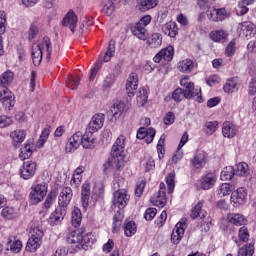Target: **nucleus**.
Returning <instances> with one entry per match:
<instances>
[{
	"instance_id": "f257e3e1",
	"label": "nucleus",
	"mask_w": 256,
	"mask_h": 256,
	"mask_svg": "<svg viewBox=\"0 0 256 256\" xmlns=\"http://www.w3.org/2000/svg\"><path fill=\"white\" fill-rule=\"evenodd\" d=\"M112 157L108 159L104 165L103 170L106 175L116 171H121L124 169L125 163H127V155L125 154V136L120 135L113 147H112Z\"/></svg>"
},
{
	"instance_id": "7c9ffc66",
	"label": "nucleus",
	"mask_w": 256,
	"mask_h": 256,
	"mask_svg": "<svg viewBox=\"0 0 256 256\" xmlns=\"http://www.w3.org/2000/svg\"><path fill=\"white\" fill-rule=\"evenodd\" d=\"M162 31L168 37L175 38L179 33V28L176 22H168L162 26Z\"/></svg>"
},
{
	"instance_id": "603ef678",
	"label": "nucleus",
	"mask_w": 256,
	"mask_h": 256,
	"mask_svg": "<svg viewBox=\"0 0 256 256\" xmlns=\"http://www.w3.org/2000/svg\"><path fill=\"white\" fill-rule=\"evenodd\" d=\"M249 4L244 0H240L236 7V15L238 17H243V15H247L249 13Z\"/></svg>"
},
{
	"instance_id": "b1692460",
	"label": "nucleus",
	"mask_w": 256,
	"mask_h": 256,
	"mask_svg": "<svg viewBox=\"0 0 256 256\" xmlns=\"http://www.w3.org/2000/svg\"><path fill=\"white\" fill-rule=\"evenodd\" d=\"M155 129L154 128H145L142 127L137 132V139L145 140L146 143H153V139H155Z\"/></svg>"
},
{
	"instance_id": "c85d7f7f",
	"label": "nucleus",
	"mask_w": 256,
	"mask_h": 256,
	"mask_svg": "<svg viewBox=\"0 0 256 256\" xmlns=\"http://www.w3.org/2000/svg\"><path fill=\"white\" fill-rule=\"evenodd\" d=\"M225 221L227 223H231L232 225H236V227H241V225H245V223H247L245 216L235 213L227 214Z\"/></svg>"
},
{
	"instance_id": "473e14b6",
	"label": "nucleus",
	"mask_w": 256,
	"mask_h": 256,
	"mask_svg": "<svg viewBox=\"0 0 256 256\" xmlns=\"http://www.w3.org/2000/svg\"><path fill=\"white\" fill-rule=\"evenodd\" d=\"M184 94H185V99H192V97H199L201 95V88L196 87L193 82H190L187 86L184 87Z\"/></svg>"
},
{
	"instance_id": "5701e85b",
	"label": "nucleus",
	"mask_w": 256,
	"mask_h": 256,
	"mask_svg": "<svg viewBox=\"0 0 256 256\" xmlns=\"http://www.w3.org/2000/svg\"><path fill=\"white\" fill-rule=\"evenodd\" d=\"M65 215H67V210L63 208H56L54 212L50 214L48 223L52 227H55V225H60L61 221L65 219Z\"/></svg>"
},
{
	"instance_id": "3c124183",
	"label": "nucleus",
	"mask_w": 256,
	"mask_h": 256,
	"mask_svg": "<svg viewBox=\"0 0 256 256\" xmlns=\"http://www.w3.org/2000/svg\"><path fill=\"white\" fill-rule=\"evenodd\" d=\"M137 233V224L134 221H126L124 223V234L126 237H133Z\"/></svg>"
},
{
	"instance_id": "052dcab7",
	"label": "nucleus",
	"mask_w": 256,
	"mask_h": 256,
	"mask_svg": "<svg viewBox=\"0 0 256 256\" xmlns=\"http://www.w3.org/2000/svg\"><path fill=\"white\" fill-rule=\"evenodd\" d=\"M249 173V165L245 162H240L237 164V170L236 175H239L240 177H245V175H248Z\"/></svg>"
},
{
	"instance_id": "0eeeda50",
	"label": "nucleus",
	"mask_w": 256,
	"mask_h": 256,
	"mask_svg": "<svg viewBox=\"0 0 256 256\" xmlns=\"http://www.w3.org/2000/svg\"><path fill=\"white\" fill-rule=\"evenodd\" d=\"M47 189H49V186L45 182L33 186L30 192L31 201H33V203H41L47 195Z\"/></svg>"
},
{
	"instance_id": "58836bf2",
	"label": "nucleus",
	"mask_w": 256,
	"mask_h": 256,
	"mask_svg": "<svg viewBox=\"0 0 256 256\" xmlns=\"http://www.w3.org/2000/svg\"><path fill=\"white\" fill-rule=\"evenodd\" d=\"M191 219H205L207 217V211L203 210V202H198L192 210L190 215Z\"/></svg>"
},
{
	"instance_id": "ea45409f",
	"label": "nucleus",
	"mask_w": 256,
	"mask_h": 256,
	"mask_svg": "<svg viewBox=\"0 0 256 256\" xmlns=\"http://www.w3.org/2000/svg\"><path fill=\"white\" fill-rule=\"evenodd\" d=\"M13 79H15V73L11 70H7L3 72L0 76V83L3 87H9L11 83H13Z\"/></svg>"
},
{
	"instance_id": "f03ea898",
	"label": "nucleus",
	"mask_w": 256,
	"mask_h": 256,
	"mask_svg": "<svg viewBox=\"0 0 256 256\" xmlns=\"http://www.w3.org/2000/svg\"><path fill=\"white\" fill-rule=\"evenodd\" d=\"M92 193V200H89L91 198V182L85 181L81 187V202L83 209L95 207L97 197H101L103 194V186L101 184H95Z\"/></svg>"
},
{
	"instance_id": "ddd939ff",
	"label": "nucleus",
	"mask_w": 256,
	"mask_h": 256,
	"mask_svg": "<svg viewBox=\"0 0 256 256\" xmlns=\"http://www.w3.org/2000/svg\"><path fill=\"white\" fill-rule=\"evenodd\" d=\"M185 229H187V224H185V220H180L174 227L171 235V241L174 245H178V243L183 239V235H185Z\"/></svg>"
},
{
	"instance_id": "39448f33",
	"label": "nucleus",
	"mask_w": 256,
	"mask_h": 256,
	"mask_svg": "<svg viewBox=\"0 0 256 256\" xmlns=\"http://www.w3.org/2000/svg\"><path fill=\"white\" fill-rule=\"evenodd\" d=\"M236 33L241 39L249 41V39H253L256 35V25L251 21L238 23Z\"/></svg>"
},
{
	"instance_id": "a878e982",
	"label": "nucleus",
	"mask_w": 256,
	"mask_h": 256,
	"mask_svg": "<svg viewBox=\"0 0 256 256\" xmlns=\"http://www.w3.org/2000/svg\"><path fill=\"white\" fill-rule=\"evenodd\" d=\"M159 5V0H136V9L138 11H151V9H155Z\"/></svg>"
},
{
	"instance_id": "680f3d73",
	"label": "nucleus",
	"mask_w": 256,
	"mask_h": 256,
	"mask_svg": "<svg viewBox=\"0 0 256 256\" xmlns=\"http://www.w3.org/2000/svg\"><path fill=\"white\" fill-rule=\"evenodd\" d=\"M56 200H57V193L53 191L50 192L47 195L46 200L44 202L45 209H51V207H53V204L55 203Z\"/></svg>"
},
{
	"instance_id": "412c9836",
	"label": "nucleus",
	"mask_w": 256,
	"mask_h": 256,
	"mask_svg": "<svg viewBox=\"0 0 256 256\" xmlns=\"http://www.w3.org/2000/svg\"><path fill=\"white\" fill-rule=\"evenodd\" d=\"M217 183V175L213 172H209L202 176L200 179V187L203 191H209V189H213L215 184Z\"/></svg>"
},
{
	"instance_id": "a18cd8bd",
	"label": "nucleus",
	"mask_w": 256,
	"mask_h": 256,
	"mask_svg": "<svg viewBox=\"0 0 256 256\" xmlns=\"http://www.w3.org/2000/svg\"><path fill=\"white\" fill-rule=\"evenodd\" d=\"M82 219L83 215L81 214V209L74 207L71 213V223L73 227H79V225H81Z\"/></svg>"
},
{
	"instance_id": "4d7b16f0",
	"label": "nucleus",
	"mask_w": 256,
	"mask_h": 256,
	"mask_svg": "<svg viewBox=\"0 0 256 256\" xmlns=\"http://www.w3.org/2000/svg\"><path fill=\"white\" fill-rule=\"evenodd\" d=\"M237 51V40L236 39H232L226 49H225V56L226 57H233V55H235V52Z\"/></svg>"
},
{
	"instance_id": "7ed1b4c3",
	"label": "nucleus",
	"mask_w": 256,
	"mask_h": 256,
	"mask_svg": "<svg viewBox=\"0 0 256 256\" xmlns=\"http://www.w3.org/2000/svg\"><path fill=\"white\" fill-rule=\"evenodd\" d=\"M53 48L51 47V39L49 37H44L41 44L32 45V61L33 64L37 67L41 65L43 60V55L46 57L47 61L51 59V52Z\"/></svg>"
},
{
	"instance_id": "20e7f679",
	"label": "nucleus",
	"mask_w": 256,
	"mask_h": 256,
	"mask_svg": "<svg viewBox=\"0 0 256 256\" xmlns=\"http://www.w3.org/2000/svg\"><path fill=\"white\" fill-rule=\"evenodd\" d=\"M41 243H43V230L39 227H34L27 241L26 251H28V253H36L39 247H41Z\"/></svg>"
},
{
	"instance_id": "f704fd0d",
	"label": "nucleus",
	"mask_w": 256,
	"mask_h": 256,
	"mask_svg": "<svg viewBox=\"0 0 256 256\" xmlns=\"http://www.w3.org/2000/svg\"><path fill=\"white\" fill-rule=\"evenodd\" d=\"M125 111V104L124 103H115L110 108V113L112 115V121H117L121 119V115H123V112Z\"/></svg>"
},
{
	"instance_id": "4be33fe9",
	"label": "nucleus",
	"mask_w": 256,
	"mask_h": 256,
	"mask_svg": "<svg viewBox=\"0 0 256 256\" xmlns=\"http://www.w3.org/2000/svg\"><path fill=\"white\" fill-rule=\"evenodd\" d=\"M191 165L194 169H203L207 165V154L203 150H198L191 159Z\"/></svg>"
},
{
	"instance_id": "6ab92c4d",
	"label": "nucleus",
	"mask_w": 256,
	"mask_h": 256,
	"mask_svg": "<svg viewBox=\"0 0 256 256\" xmlns=\"http://www.w3.org/2000/svg\"><path fill=\"white\" fill-rule=\"evenodd\" d=\"M83 239V234L79 230H73L69 232L67 236V243L71 245L74 251L81 249V240Z\"/></svg>"
},
{
	"instance_id": "dca6fc26",
	"label": "nucleus",
	"mask_w": 256,
	"mask_h": 256,
	"mask_svg": "<svg viewBox=\"0 0 256 256\" xmlns=\"http://www.w3.org/2000/svg\"><path fill=\"white\" fill-rule=\"evenodd\" d=\"M175 55V48L173 46H168L163 48L159 53H157L153 61L154 63H161V61H172Z\"/></svg>"
},
{
	"instance_id": "09e8293b",
	"label": "nucleus",
	"mask_w": 256,
	"mask_h": 256,
	"mask_svg": "<svg viewBox=\"0 0 256 256\" xmlns=\"http://www.w3.org/2000/svg\"><path fill=\"white\" fill-rule=\"evenodd\" d=\"M93 243H95L93 234L82 232L81 249H87V247H91Z\"/></svg>"
},
{
	"instance_id": "6e6552de",
	"label": "nucleus",
	"mask_w": 256,
	"mask_h": 256,
	"mask_svg": "<svg viewBox=\"0 0 256 256\" xmlns=\"http://www.w3.org/2000/svg\"><path fill=\"white\" fill-rule=\"evenodd\" d=\"M129 192L125 189H120L114 192L113 194V206L118 207V209H125L127 207V204L129 203Z\"/></svg>"
},
{
	"instance_id": "f3484780",
	"label": "nucleus",
	"mask_w": 256,
	"mask_h": 256,
	"mask_svg": "<svg viewBox=\"0 0 256 256\" xmlns=\"http://www.w3.org/2000/svg\"><path fill=\"white\" fill-rule=\"evenodd\" d=\"M81 147V131L73 134L67 141L65 151L66 153H75Z\"/></svg>"
},
{
	"instance_id": "bb28decb",
	"label": "nucleus",
	"mask_w": 256,
	"mask_h": 256,
	"mask_svg": "<svg viewBox=\"0 0 256 256\" xmlns=\"http://www.w3.org/2000/svg\"><path fill=\"white\" fill-rule=\"evenodd\" d=\"M150 202L155 207L163 208L165 205H167V196L165 195V192L158 191L157 193L153 194V196L150 198Z\"/></svg>"
},
{
	"instance_id": "13d9d810",
	"label": "nucleus",
	"mask_w": 256,
	"mask_h": 256,
	"mask_svg": "<svg viewBox=\"0 0 256 256\" xmlns=\"http://www.w3.org/2000/svg\"><path fill=\"white\" fill-rule=\"evenodd\" d=\"M122 221H123V214L117 211V213L114 215V218H113V224H112L113 233H117V231H119Z\"/></svg>"
},
{
	"instance_id": "a19ab883",
	"label": "nucleus",
	"mask_w": 256,
	"mask_h": 256,
	"mask_svg": "<svg viewBox=\"0 0 256 256\" xmlns=\"http://www.w3.org/2000/svg\"><path fill=\"white\" fill-rule=\"evenodd\" d=\"M195 67L193 60L191 59H184L178 63V69L181 73H191Z\"/></svg>"
},
{
	"instance_id": "5fc2aeb1",
	"label": "nucleus",
	"mask_w": 256,
	"mask_h": 256,
	"mask_svg": "<svg viewBox=\"0 0 256 256\" xmlns=\"http://www.w3.org/2000/svg\"><path fill=\"white\" fill-rule=\"evenodd\" d=\"M147 99H149V96H147V89L141 88L137 95L138 105H140V107H145V105L147 104Z\"/></svg>"
},
{
	"instance_id": "cd10ccee",
	"label": "nucleus",
	"mask_w": 256,
	"mask_h": 256,
	"mask_svg": "<svg viewBox=\"0 0 256 256\" xmlns=\"http://www.w3.org/2000/svg\"><path fill=\"white\" fill-rule=\"evenodd\" d=\"M6 249L11 253H20L21 249H23V242L17 238L10 237L7 240Z\"/></svg>"
},
{
	"instance_id": "1a4fd4ad",
	"label": "nucleus",
	"mask_w": 256,
	"mask_h": 256,
	"mask_svg": "<svg viewBox=\"0 0 256 256\" xmlns=\"http://www.w3.org/2000/svg\"><path fill=\"white\" fill-rule=\"evenodd\" d=\"M245 201H247V189L245 187H240L231 193L230 203L234 207H241Z\"/></svg>"
},
{
	"instance_id": "423d86ee",
	"label": "nucleus",
	"mask_w": 256,
	"mask_h": 256,
	"mask_svg": "<svg viewBox=\"0 0 256 256\" xmlns=\"http://www.w3.org/2000/svg\"><path fill=\"white\" fill-rule=\"evenodd\" d=\"M37 172V162L35 161H26L24 162L19 169V175L21 179L29 180L35 177V173Z\"/></svg>"
},
{
	"instance_id": "774afa93",
	"label": "nucleus",
	"mask_w": 256,
	"mask_h": 256,
	"mask_svg": "<svg viewBox=\"0 0 256 256\" xmlns=\"http://www.w3.org/2000/svg\"><path fill=\"white\" fill-rule=\"evenodd\" d=\"M248 94L252 96L256 94V76L252 77L248 83Z\"/></svg>"
},
{
	"instance_id": "338daca9",
	"label": "nucleus",
	"mask_w": 256,
	"mask_h": 256,
	"mask_svg": "<svg viewBox=\"0 0 256 256\" xmlns=\"http://www.w3.org/2000/svg\"><path fill=\"white\" fill-rule=\"evenodd\" d=\"M227 17H229V12L227 11V9L217 8L216 18H215L217 20V23H219V21H225V19H227Z\"/></svg>"
},
{
	"instance_id": "4c0bfd02",
	"label": "nucleus",
	"mask_w": 256,
	"mask_h": 256,
	"mask_svg": "<svg viewBox=\"0 0 256 256\" xmlns=\"http://www.w3.org/2000/svg\"><path fill=\"white\" fill-rule=\"evenodd\" d=\"M132 35L141 41H145L147 37H149L147 29H145V26H141V24H136L134 27H132Z\"/></svg>"
},
{
	"instance_id": "393cba45",
	"label": "nucleus",
	"mask_w": 256,
	"mask_h": 256,
	"mask_svg": "<svg viewBox=\"0 0 256 256\" xmlns=\"http://www.w3.org/2000/svg\"><path fill=\"white\" fill-rule=\"evenodd\" d=\"M240 87H241V80H239V78L237 77H233L226 81V83L223 86V90L225 93H228V94L237 93Z\"/></svg>"
},
{
	"instance_id": "aec40b11",
	"label": "nucleus",
	"mask_w": 256,
	"mask_h": 256,
	"mask_svg": "<svg viewBox=\"0 0 256 256\" xmlns=\"http://www.w3.org/2000/svg\"><path fill=\"white\" fill-rule=\"evenodd\" d=\"M239 133V128L231 121H225L222 125V135L226 139H235Z\"/></svg>"
},
{
	"instance_id": "79ce46f5",
	"label": "nucleus",
	"mask_w": 256,
	"mask_h": 256,
	"mask_svg": "<svg viewBox=\"0 0 256 256\" xmlns=\"http://www.w3.org/2000/svg\"><path fill=\"white\" fill-rule=\"evenodd\" d=\"M115 9H117L115 2L113 0H106L104 1L102 12L104 15H107V17H111L115 14Z\"/></svg>"
},
{
	"instance_id": "2f4dec72",
	"label": "nucleus",
	"mask_w": 256,
	"mask_h": 256,
	"mask_svg": "<svg viewBox=\"0 0 256 256\" xmlns=\"http://www.w3.org/2000/svg\"><path fill=\"white\" fill-rule=\"evenodd\" d=\"M209 37L214 43H221V41H225L229 37V33L223 29H218L211 31Z\"/></svg>"
},
{
	"instance_id": "e433bc0d",
	"label": "nucleus",
	"mask_w": 256,
	"mask_h": 256,
	"mask_svg": "<svg viewBox=\"0 0 256 256\" xmlns=\"http://www.w3.org/2000/svg\"><path fill=\"white\" fill-rule=\"evenodd\" d=\"M26 137L27 131L22 129H17L10 133V138L12 139L14 145H19V143H23Z\"/></svg>"
},
{
	"instance_id": "bf43d9fd",
	"label": "nucleus",
	"mask_w": 256,
	"mask_h": 256,
	"mask_svg": "<svg viewBox=\"0 0 256 256\" xmlns=\"http://www.w3.org/2000/svg\"><path fill=\"white\" fill-rule=\"evenodd\" d=\"M114 84H115V76L113 74L107 75L102 83L103 91H107V89H111Z\"/></svg>"
},
{
	"instance_id": "72a5a7b5",
	"label": "nucleus",
	"mask_w": 256,
	"mask_h": 256,
	"mask_svg": "<svg viewBox=\"0 0 256 256\" xmlns=\"http://www.w3.org/2000/svg\"><path fill=\"white\" fill-rule=\"evenodd\" d=\"M33 155V143L31 141H26L24 145L20 148L19 158L22 161L29 159Z\"/></svg>"
},
{
	"instance_id": "0e129e2a",
	"label": "nucleus",
	"mask_w": 256,
	"mask_h": 256,
	"mask_svg": "<svg viewBox=\"0 0 256 256\" xmlns=\"http://www.w3.org/2000/svg\"><path fill=\"white\" fill-rule=\"evenodd\" d=\"M218 128H219V122L217 121H210V122H206L205 124L207 135H213V133H215V131H217Z\"/></svg>"
},
{
	"instance_id": "c9c22d12",
	"label": "nucleus",
	"mask_w": 256,
	"mask_h": 256,
	"mask_svg": "<svg viewBox=\"0 0 256 256\" xmlns=\"http://www.w3.org/2000/svg\"><path fill=\"white\" fill-rule=\"evenodd\" d=\"M1 216L3 217V219L11 221L19 217V211L15 207L6 206L2 209Z\"/></svg>"
},
{
	"instance_id": "c03bdc74",
	"label": "nucleus",
	"mask_w": 256,
	"mask_h": 256,
	"mask_svg": "<svg viewBox=\"0 0 256 256\" xmlns=\"http://www.w3.org/2000/svg\"><path fill=\"white\" fill-rule=\"evenodd\" d=\"M231 193H233V185L229 183H222L217 188V195H219V197H227L231 195Z\"/></svg>"
},
{
	"instance_id": "e2e57ef3",
	"label": "nucleus",
	"mask_w": 256,
	"mask_h": 256,
	"mask_svg": "<svg viewBox=\"0 0 256 256\" xmlns=\"http://www.w3.org/2000/svg\"><path fill=\"white\" fill-rule=\"evenodd\" d=\"M166 184L168 193H173L175 190V173H170L166 176Z\"/></svg>"
},
{
	"instance_id": "49530a36",
	"label": "nucleus",
	"mask_w": 256,
	"mask_h": 256,
	"mask_svg": "<svg viewBox=\"0 0 256 256\" xmlns=\"http://www.w3.org/2000/svg\"><path fill=\"white\" fill-rule=\"evenodd\" d=\"M140 165H141L142 169H144V171H146V173H147V172L153 171V169H155V160L151 156H145L141 160Z\"/></svg>"
},
{
	"instance_id": "4468645a",
	"label": "nucleus",
	"mask_w": 256,
	"mask_h": 256,
	"mask_svg": "<svg viewBox=\"0 0 256 256\" xmlns=\"http://www.w3.org/2000/svg\"><path fill=\"white\" fill-rule=\"evenodd\" d=\"M71 199H73V190L69 187L63 188L58 197V207L67 211V207L69 203H71Z\"/></svg>"
},
{
	"instance_id": "c756f323",
	"label": "nucleus",
	"mask_w": 256,
	"mask_h": 256,
	"mask_svg": "<svg viewBox=\"0 0 256 256\" xmlns=\"http://www.w3.org/2000/svg\"><path fill=\"white\" fill-rule=\"evenodd\" d=\"M5 31H7V16L5 11H0V57L5 53V50H3V41L1 39V35H5Z\"/></svg>"
},
{
	"instance_id": "6e6d98bb",
	"label": "nucleus",
	"mask_w": 256,
	"mask_h": 256,
	"mask_svg": "<svg viewBox=\"0 0 256 256\" xmlns=\"http://www.w3.org/2000/svg\"><path fill=\"white\" fill-rule=\"evenodd\" d=\"M115 55V41L111 40L108 45V49L104 55V63H109L111 61V57Z\"/></svg>"
},
{
	"instance_id": "8fccbe9b",
	"label": "nucleus",
	"mask_w": 256,
	"mask_h": 256,
	"mask_svg": "<svg viewBox=\"0 0 256 256\" xmlns=\"http://www.w3.org/2000/svg\"><path fill=\"white\" fill-rule=\"evenodd\" d=\"M49 135H51V129L50 128H44L41 132V135L36 143V147L38 149H41L45 146L47 143V140L49 139Z\"/></svg>"
},
{
	"instance_id": "f8f14e48",
	"label": "nucleus",
	"mask_w": 256,
	"mask_h": 256,
	"mask_svg": "<svg viewBox=\"0 0 256 256\" xmlns=\"http://www.w3.org/2000/svg\"><path fill=\"white\" fill-rule=\"evenodd\" d=\"M139 87V76L137 73L132 72L129 74L126 81V92L128 97H135V91Z\"/></svg>"
},
{
	"instance_id": "a211bd4d",
	"label": "nucleus",
	"mask_w": 256,
	"mask_h": 256,
	"mask_svg": "<svg viewBox=\"0 0 256 256\" xmlns=\"http://www.w3.org/2000/svg\"><path fill=\"white\" fill-rule=\"evenodd\" d=\"M104 123H105V114L98 113L92 117L86 129L88 131H91L92 133H97V131H99V129L103 127Z\"/></svg>"
},
{
	"instance_id": "37998d69",
	"label": "nucleus",
	"mask_w": 256,
	"mask_h": 256,
	"mask_svg": "<svg viewBox=\"0 0 256 256\" xmlns=\"http://www.w3.org/2000/svg\"><path fill=\"white\" fill-rule=\"evenodd\" d=\"M163 43V37L159 33H153L148 39L147 44L151 49H157Z\"/></svg>"
},
{
	"instance_id": "9d476101",
	"label": "nucleus",
	"mask_w": 256,
	"mask_h": 256,
	"mask_svg": "<svg viewBox=\"0 0 256 256\" xmlns=\"http://www.w3.org/2000/svg\"><path fill=\"white\" fill-rule=\"evenodd\" d=\"M0 103L5 106L6 109L11 111L15 107V95L9 88L4 87L0 90Z\"/></svg>"
},
{
	"instance_id": "de8ad7c7",
	"label": "nucleus",
	"mask_w": 256,
	"mask_h": 256,
	"mask_svg": "<svg viewBox=\"0 0 256 256\" xmlns=\"http://www.w3.org/2000/svg\"><path fill=\"white\" fill-rule=\"evenodd\" d=\"M235 177V168L233 166H226L222 169L220 174L221 181H231Z\"/></svg>"
},
{
	"instance_id": "864d4df0",
	"label": "nucleus",
	"mask_w": 256,
	"mask_h": 256,
	"mask_svg": "<svg viewBox=\"0 0 256 256\" xmlns=\"http://www.w3.org/2000/svg\"><path fill=\"white\" fill-rule=\"evenodd\" d=\"M253 253H255L253 244H246L238 250V256H253Z\"/></svg>"
},
{
	"instance_id": "2eb2a0df",
	"label": "nucleus",
	"mask_w": 256,
	"mask_h": 256,
	"mask_svg": "<svg viewBox=\"0 0 256 256\" xmlns=\"http://www.w3.org/2000/svg\"><path fill=\"white\" fill-rule=\"evenodd\" d=\"M95 132H91V130H87L83 134L81 132V145L83 149H93L95 145H97V138L94 135Z\"/></svg>"
},
{
	"instance_id": "9b49d317",
	"label": "nucleus",
	"mask_w": 256,
	"mask_h": 256,
	"mask_svg": "<svg viewBox=\"0 0 256 256\" xmlns=\"http://www.w3.org/2000/svg\"><path fill=\"white\" fill-rule=\"evenodd\" d=\"M79 21V18L77 17V14H75V11L69 10L65 16L62 19V25L63 27H68L72 33H75V29H77V23Z\"/></svg>"
},
{
	"instance_id": "69168bd1",
	"label": "nucleus",
	"mask_w": 256,
	"mask_h": 256,
	"mask_svg": "<svg viewBox=\"0 0 256 256\" xmlns=\"http://www.w3.org/2000/svg\"><path fill=\"white\" fill-rule=\"evenodd\" d=\"M13 123V117L7 115H0V129L11 127Z\"/></svg>"
}]
</instances>
